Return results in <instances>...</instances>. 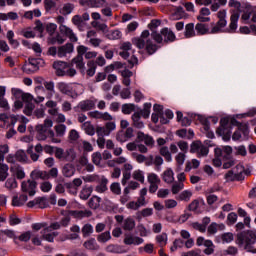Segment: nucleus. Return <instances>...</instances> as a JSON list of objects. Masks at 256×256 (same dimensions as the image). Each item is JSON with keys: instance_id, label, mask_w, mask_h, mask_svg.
<instances>
[{"instance_id": "1", "label": "nucleus", "mask_w": 256, "mask_h": 256, "mask_svg": "<svg viewBox=\"0 0 256 256\" xmlns=\"http://www.w3.org/2000/svg\"><path fill=\"white\" fill-rule=\"evenodd\" d=\"M53 120L46 118L43 124L36 125V139L38 141H46L49 137L52 143H61V140L55 138V132L51 129Z\"/></svg>"}, {"instance_id": "2", "label": "nucleus", "mask_w": 256, "mask_h": 256, "mask_svg": "<svg viewBox=\"0 0 256 256\" xmlns=\"http://www.w3.org/2000/svg\"><path fill=\"white\" fill-rule=\"evenodd\" d=\"M149 35H151L149 30H144L140 37L132 39V43L137 49H145L148 55H154V53H157L159 46L153 43V40L149 39Z\"/></svg>"}, {"instance_id": "3", "label": "nucleus", "mask_w": 256, "mask_h": 256, "mask_svg": "<svg viewBox=\"0 0 256 256\" xmlns=\"http://www.w3.org/2000/svg\"><path fill=\"white\" fill-rule=\"evenodd\" d=\"M236 243L239 247H243L248 253H256L253 245L256 243V231L248 230L237 234Z\"/></svg>"}, {"instance_id": "4", "label": "nucleus", "mask_w": 256, "mask_h": 256, "mask_svg": "<svg viewBox=\"0 0 256 256\" xmlns=\"http://www.w3.org/2000/svg\"><path fill=\"white\" fill-rule=\"evenodd\" d=\"M54 155L59 161H66L68 163H73L77 159V154H75L74 149L64 150L63 148L55 147Z\"/></svg>"}, {"instance_id": "5", "label": "nucleus", "mask_w": 256, "mask_h": 256, "mask_svg": "<svg viewBox=\"0 0 256 256\" xmlns=\"http://www.w3.org/2000/svg\"><path fill=\"white\" fill-rule=\"evenodd\" d=\"M218 21L217 23L211 22L210 27H211V33H223V29L227 27V10H220L217 13Z\"/></svg>"}, {"instance_id": "6", "label": "nucleus", "mask_w": 256, "mask_h": 256, "mask_svg": "<svg viewBox=\"0 0 256 256\" xmlns=\"http://www.w3.org/2000/svg\"><path fill=\"white\" fill-rule=\"evenodd\" d=\"M44 65L45 61L41 58H29L28 62L23 66V71L25 73H36V71Z\"/></svg>"}, {"instance_id": "7", "label": "nucleus", "mask_w": 256, "mask_h": 256, "mask_svg": "<svg viewBox=\"0 0 256 256\" xmlns=\"http://www.w3.org/2000/svg\"><path fill=\"white\" fill-rule=\"evenodd\" d=\"M21 189L23 193H28L30 197H33L37 191V182L35 180L23 181L21 184Z\"/></svg>"}, {"instance_id": "8", "label": "nucleus", "mask_w": 256, "mask_h": 256, "mask_svg": "<svg viewBox=\"0 0 256 256\" xmlns=\"http://www.w3.org/2000/svg\"><path fill=\"white\" fill-rule=\"evenodd\" d=\"M116 125L115 122H107L105 124V127H97L96 128V133L98 135V137H105L108 135H111V131H115L116 129Z\"/></svg>"}, {"instance_id": "9", "label": "nucleus", "mask_w": 256, "mask_h": 256, "mask_svg": "<svg viewBox=\"0 0 256 256\" xmlns=\"http://www.w3.org/2000/svg\"><path fill=\"white\" fill-rule=\"evenodd\" d=\"M59 31L60 33H62V35H65L66 37H68V39H70L72 43H77V41H79V39L77 38V35H75V32H73V29H71L67 25H60Z\"/></svg>"}, {"instance_id": "10", "label": "nucleus", "mask_w": 256, "mask_h": 256, "mask_svg": "<svg viewBox=\"0 0 256 256\" xmlns=\"http://www.w3.org/2000/svg\"><path fill=\"white\" fill-rule=\"evenodd\" d=\"M53 68L56 71L57 77H65V71L69 69V64L63 61H55L53 63Z\"/></svg>"}, {"instance_id": "11", "label": "nucleus", "mask_w": 256, "mask_h": 256, "mask_svg": "<svg viewBox=\"0 0 256 256\" xmlns=\"http://www.w3.org/2000/svg\"><path fill=\"white\" fill-rule=\"evenodd\" d=\"M241 135H243L246 139V137H249V126L247 124H240L238 130L234 132L232 135L233 141H239L241 139Z\"/></svg>"}, {"instance_id": "12", "label": "nucleus", "mask_w": 256, "mask_h": 256, "mask_svg": "<svg viewBox=\"0 0 256 256\" xmlns=\"http://www.w3.org/2000/svg\"><path fill=\"white\" fill-rule=\"evenodd\" d=\"M59 235V232L52 231L51 228L45 227L41 231V238L44 239V241H48V243H53L55 237Z\"/></svg>"}, {"instance_id": "13", "label": "nucleus", "mask_w": 256, "mask_h": 256, "mask_svg": "<svg viewBox=\"0 0 256 256\" xmlns=\"http://www.w3.org/2000/svg\"><path fill=\"white\" fill-rule=\"evenodd\" d=\"M75 65L76 69L80 70L82 75H85V62L83 61V56L77 55L71 60L70 67Z\"/></svg>"}, {"instance_id": "14", "label": "nucleus", "mask_w": 256, "mask_h": 256, "mask_svg": "<svg viewBox=\"0 0 256 256\" xmlns=\"http://www.w3.org/2000/svg\"><path fill=\"white\" fill-rule=\"evenodd\" d=\"M195 31L197 35H217V33L211 32V29H209V24L205 23H197L195 25Z\"/></svg>"}, {"instance_id": "15", "label": "nucleus", "mask_w": 256, "mask_h": 256, "mask_svg": "<svg viewBox=\"0 0 256 256\" xmlns=\"http://www.w3.org/2000/svg\"><path fill=\"white\" fill-rule=\"evenodd\" d=\"M161 35L164 37V43H173L177 39L173 30L167 27L161 30Z\"/></svg>"}, {"instance_id": "16", "label": "nucleus", "mask_w": 256, "mask_h": 256, "mask_svg": "<svg viewBox=\"0 0 256 256\" xmlns=\"http://www.w3.org/2000/svg\"><path fill=\"white\" fill-rule=\"evenodd\" d=\"M106 3L105 0H80V5H87V7L92 8L105 7Z\"/></svg>"}, {"instance_id": "17", "label": "nucleus", "mask_w": 256, "mask_h": 256, "mask_svg": "<svg viewBox=\"0 0 256 256\" xmlns=\"http://www.w3.org/2000/svg\"><path fill=\"white\" fill-rule=\"evenodd\" d=\"M137 139L143 141L147 147H153L155 145V140L149 134H145L141 131L137 133Z\"/></svg>"}, {"instance_id": "18", "label": "nucleus", "mask_w": 256, "mask_h": 256, "mask_svg": "<svg viewBox=\"0 0 256 256\" xmlns=\"http://www.w3.org/2000/svg\"><path fill=\"white\" fill-rule=\"evenodd\" d=\"M145 240L139 236L126 235L124 238L125 245H141Z\"/></svg>"}, {"instance_id": "19", "label": "nucleus", "mask_w": 256, "mask_h": 256, "mask_svg": "<svg viewBox=\"0 0 256 256\" xmlns=\"http://www.w3.org/2000/svg\"><path fill=\"white\" fill-rule=\"evenodd\" d=\"M74 49L72 43H66L58 48V57H66L67 53H73Z\"/></svg>"}, {"instance_id": "20", "label": "nucleus", "mask_w": 256, "mask_h": 256, "mask_svg": "<svg viewBox=\"0 0 256 256\" xmlns=\"http://www.w3.org/2000/svg\"><path fill=\"white\" fill-rule=\"evenodd\" d=\"M237 21H239V13H233L230 17V24L227 33H235L237 31Z\"/></svg>"}, {"instance_id": "21", "label": "nucleus", "mask_w": 256, "mask_h": 256, "mask_svg": "<svg viewBox=\"0 0 256 256\" xmlns=\"http://www.w3.org/2000/svg\"><path fill=\"white\" fill-rule=\"evenodd\" d=\"M13 93H14L15 97H21V99L24 103H32V101H33V95H31L29 93H25L19 89H14Z\"/></svg>"}, {"instance_id": "22", "label": "nucleus", "mask_w": 256, "mask_h": 256, "mask_svg": "<svg viewBox=\"0 0 256 256\" xmlns=\"http://www.w3.org/2000/svg\"><path fill=\"white\" fill-rule=\"evenodd\" d=\"M31 177L33 181H37L38 179H42L43 181L49 179V174L47 171L43 170H33L31 172Z\"/></svg>"}, {"instance_id": "23", "label": "nucleus", "mask_w": 256, "mask_h": 256, "mask_svg": "<svg viewBox=\"0 0 256 256\" xmlns=\"http://www.w3.org/2000/svg\"><path fill=\"white\" fill-rule=\"evenodd\" d=\"M27 195L22 194L20 196H14L12 199V205L13 207H22V205H25L27 203Z\"/></svg>"}, {"instance_id": "24", "label": "nucleus", "mask_w": 256, "mask_h": 256, "mask_svg": "<svg viewBox=\"0 0 256 256\" xmlns=\"http://www.w3.org/2000/svg\"><path fill=\"white\" fill-rule=\"evenodd\" d=\"M135 219L128 217L124 219L123 224H122V229L124 231H133L135 229Z\"/></svg>"}, {"instance_id": "25", "label": "nucleus", "mask_w": 256, "mask_h": 256, "mask_svg": "<svg viewBox=\"0 0 256 256\" xmlns=\"http://www.w3.org/2000/svg\"><path fill=\"white\" fill-rule=\"evenodd\" d=\"M132 125L133 127H136V129H143L145 127V124L143 121H141V113L136 112L132 115Z\"/></svg>"}, {"instance_id": "26", "label": "nucleus", "mask_w": 256, "mask_h": 256, "mask_svg": "<svg viewBox=\"0 0 256 256\" xmlns=\"http://www.w3.org/2000/svg\"><path fill=\"white\" fill-rule=\"evenodd\" d=\"M83 247H85V249H88L89 251H99V244H97L95 238H91L85 241Z\"/></svg>"}, {"instance_id": "27", "label": "nucleus", "mask_w": 256, "mask_h": 256, "mask_svg": "<svg viewBox=\"0 0 256 256\" xmlns=\"http://www.w3.org/2000/svg\"><path fill=\"white\" fill-rule=\"evenodd\" d=\"M62 175L64 177H73L75 175V166L73 164H65L62 168Z\"/></svg>"}, {"instance_id": "28", "label": "nucleus", "mask_w": 256, "mask_h": 256, "mask_svg": "<svg viewBox=\"0 0 256 256\" xmlns=\"http://www.w3.org/2000/svg\"><path fill=\"white\" fill-rule=\"evenodd\" d=\"M107 183H109V180L107 178H105V176H102L99 184L95 188V191L97 193H105V191H107V189H108Z\"/></svg>"}, {"instance_id": "29", "label": "nucleus", "mask_w": 256, "mask_h": 256, "mask_svg": "<svg viewBox=\"0 0 256 256\" xmlns=\"http://www.w3.org/2000/svg\"><path fill=\"white\" fill-rule=\"evenodd\" d=\"M231 171L236 176L237 181H243V179H245V176H243L245 168L242 165H236L234 168L231 169Z\"/></svg>"}, {"instance_id": "30", "label": "nucleus", "mask_w": 256, "mask_h": 256, "mask_svg": "<svg viewBox=\"0 0 256 256\" xmlns=\"http://www.w3.org/2000/svg\"><path fill=\"white\" fill-rule=\"evenodd\" d=\"M217 135L222 137L224 141H230L231 140V129L229 128H218L216 130Z\"/></svg>"}, {"instance_id": "31", "label": "nucleus", "mask_w": 256, "mask_h": 256, "mask_svg": "<svg viewBox=\"0 0 256 256\" xmlns=\"http://www.w3.org/2000/svg\"><path fill=\"white\" fill-rule=\"evenodd\" d=\"M197 35L195 33V24L189 23L185 26V31H184V37L186 39H191V37H195Z\"/></svg>"}, {"instance_id": "32", "label": "nucleus", "mask_w": 256, "mask_h": 256, "mask_svg": "<svg viewBox=\"0 0 256 256\" xmlns=\"http://www.w3.org/2000/svg\"><path fill=\"white\" fill-rule=\"evenodd\" d=\"M191 197H193V192L190 190L182 191L177 197V201H185V203H189L191 201Z\"/></svg>"}, {"instance_id": "33", "label": "nucleus", "mask_w": 256, "mask_h": 256, "mask_svg": "<svg viewBox=\"0 0 256 256\" xmlns=\"http://www.w3.org/2000/svg\"><path fill=\"white\" fill-rule=\"evenodd\" d=\"M87 67L88 69L85 70L86 75H88V77H93V75H95V71H97V63H95L93 60H90L87 62Z\"/></svg>"}, {"instance_id": "34", "label": "nucleus", "mask_w": 256, "mask_h": 256, "mask_svg": "<svg viewBox=\"0 0 256 256\" xmlns=\"http://www.w3.org/2000/svg\"><path fill=\"white\" fill-rule=\"evenodd\" d=\"M74 9H75V5L74 4L66 3L60 9V14L64 15V16L71 15V13H73Z\"/></svg>"}, {"instance_id": "35", "label": "nucleus", "mask_w": 256, "mask_h": 256, "mask_svg": "<svg viewBox=\"0 0 256 256\" xmlns=\"http://www.w3.org/2000/svg\"><path fill=\"white\" fill-rule=\"evenodd\" d=\"M81 111H91V109L95 108V102L92 100H86L79 104Z\"/></svg>"}, {"instance_id": "36", "label": "nucleus", "mask_w": 256, "mask_h": 256, "mask_svg": "<svg viewBox=\"0 0 256 256\" xmlns=\"http://www.w3.org/2000/svg\"><path fill=\"white\" fill-rule=\"evenodd\" d=\"M204 247H206V249H204L205 255H213L215 253V245L213 244V241L206 240L204 242Z\"/></svg>"}, {"instance_id": "37", "label": "nucleus", "mask_w": 256, "mask_h": 256, "mask_svg": "<svg viewBox=\"0 0 256 256\" xmlns=\"http://www.w3.org/2000/svg\"><path fill=\"white\" fill-rule=\"evenodd\" d=\"M49 45H55L56 43L58 45H63L65 43V38L61 36V34H57L56 36L48 38Z\"/></svg>"}, {"instance_id": "38", "label": "nucleus", "mask_w": 256, "mask_h": 256, "mask_svg": "<svg viewBox=\"0 0 256 256\" xmlns=\"http://www.w3.org/2000/svg\"><path fill=\"white\" fill-rule=\"evenodd\" d=\"M9 177V166L4 163H0V181H5Z\"/></svg>"}, {"instance_id": "39", "label": "nucleus", "mask_w": 256, "mask_h": 256, "mask_svg": "<svg viewBox=\"0 0 256 256\" xmlns=\"http://www.w3.org/2000/svg\"><path fill=\"white\" fill-rule=\"evenodd\" d=\"M72 23L77 27V29H79V31H83L84 23L81 15H74L72 17Z\"/></svg>"}, {"instance_id": "40", "label": "nucleus", "mask_w": 256, "mask_h": 256, "mask_svg": "<svg viewBox=\"0 0 256 256\" xmlns=\"http://www.w3.org/2000/svg\"><path fill=\"white\" fill-rule=\"evenodd\" d=\"M160 155L166 159V161L171 162L173 161V157L171 156V152L169 151V147L163 146L159 150Z\"/></svg>"}, {"instance_id": "41", "label": "nucleus", "mask_w": 256, "mask_h": 256, "mask_svg": "<svg viewBox=\"0 0 256 256\" xmlns=\"http://www.w3.org/2000/svg\"><path fill=\"white\" fill-rule=\"evenodd\" d=\"M69 215H72L73 217H76L78 219H82V217H91V211L71 210L69 212Z\"/></svg>"}, {"instance_id": "42", "label": "nucleus", "mask_w": 256, "mask_h": 256, "mask_svg": "<svg viewBox=\"0 0 256 256\" xmlns=\"http://www.w3.org/2000/svg\"><path fill=\"white\" fill-rule=\"evenodd\" d=\"M98 243H107V241H111V232L105 231L97 236Z\"/></svg>"}, {"instance_id": "43", "label": "nucleus", "mask_w": 256, "mask_h": 256, "mask_svg": "<svg viewBox=\"0 0 256 256\" xmlns=\"http://www.w3.org/2000/svg\"><path fill=\"white\" fill-rule=\"evenodd\" d=\"M163 181L168 184H171L175 181V177H173V170L168 169V170L164 171Z\"/></svg>"}, {"instance_id": "44", "label": "nucleus", "mask_w": 256, "mask_h": 256, "mask_svg": "<svg viewBox=\"0 0 256 256\" xmlns=\"http://www.w3.org/2000/svg\"><path fill=\"white\" fill-rule=\"evenodd\" d=\"M57 88L60 91V93H63L64 95H71V88L67 83L60 82L57 84Z\"/></svg>"}, {"instance_id": "45", "label": "nucleus", "mask_w": 256, "mask_h": 256, "mask_svg": "<svg viewBox=\"0 0 256 256\" xmlns=\"http://www.w3.org/2000/svg\"><path fill=\"white\" fill-rule=\"evenodd\" d=\"M185 245V242L183 241V239H175L173 242V245L170 247V251L171 253H175V251H177L178 249H181L183 246Z\"/></svg>"}, {"instance_id": "46", "label": "nucleus", "mask_w": 256, "mask_h": 256, "mask_svg": "<svg viewBox=\"0 0 256 256\" xmlns=\"http://www.w3.org/2000/svg\"><path fill=\"white\" fill-rule=\"evenodd\" d=\"M100 204H101V197L99 196H93L88 202L90 209H98Z\"/></svg>"}, {"instance_id": "47", "label": "nucleus", "mask_w": 256, "mask_h": 256, "mask_svg": "<svg viewBox=\"0 0 256 256\" xmlns=\"http://www.w3.org/2000/svg\"><path fill=\"white\" fill-rule=\"evenodd\" d=\"M167 240H168L167 233H162V234L156 236V241H157L159 247H161V248H163V247H165V245H167Z\"/></svg>"}, {"instance_id": "48", "label": "nucleus", "mask_w": 256, "mask_h": 256, "mask_svg": "<svg viewBox=\"0 0 256 256\" xmlns=\"http://www.w3.org/2000/svg\"><path fill=\"white\" fill-rule=\"evenodd\" d=\"M105 251H107V253H123V250H121V246L117 244H109L105 248Z\"/></svg>"}, {"instance_id": "49", "label": "nucleus", "mask_w": 256, "mask_h": 256, "mask_svg": "<svg viewBox=\"0 0 256 256\" xmlns=\"http://www.w3.org/2000/svg\"><path fill=\"white\" fill-rule=\"evenodd\" d=\"M82 129H84L87 135H91V136L95 135V127L91 125V122H84L82 124Z\"/></svg>"}, {"instance_id": "50", "label": "nucleus", "mask_w": 256, "mask_h": 256, "mask_svg": "<svg viewBox=\"0 0 256 256\" xmlns=\"http://www.w3.org/2000/svg\"><path fill=\"white\" fill-rule=\"evenodd\" d=\"M201 165V162L197 159H192L191 162L186 163L185 171L189 172L191 169H198V167Z\"/></svg>"}, {"instance_id": "51", "label": "nucleus", "mask_w": 256, "mask_h": 256, "mask_svg": "<svg viewBox=\"0 0 256 256\" xmlns=\"http://www.w3.org/2000/svg\"><path fill=\"white\" fill-rule=\"evenodd\" d=\"M81 231H82L83 237H89V236L93 235V225L85 224L82 227Z\"/></svg>"}, {"instance_id": "52", "label": "nucleus", "mask_w": 256, "mask_h": 256, "mask_svg": "<svg viewBox=\"0 0 256 256\" xmlns=\"http://www.w3.org/2000/svg\"><path fill=\"white\" fill-rule=\"evenodd\" d=\"M133 179L135 181H139L140 183H145V174L141 170H135L132 174Z\"/></svg>"}, {"instance_id": "53", "label": "nucleus", "mask_w": 256, "mask_h": 256, "mask_svg": "<svg viewBox=\"0 0 256 256\" xmlns=\"http://www.w3.org/2000/svg\"><path fill=\"white\" fill-rule=\"evenodd\" d=\"M116 140L119 143H126V141H129V138H128L127 134L125 133V130H120L117 132Z\"/></svg>"}, {"instance_id": "54", "label": "nucleus", "mask_w": 256, "mask_h": 256, "mask_svg": "<svg viewBox=\"0 0 256 256\" xmlns=\"http://www.w3.org/2000/svg\"><path fill=\"white\" fill-rule=\"evenodd\" d=\"M133 111H135V104L122 105V113H124V115H131Z\"/></svg>"}, {"instance_id": "55", "label": "nucleus", "mask_w": 256, "mask_h": 256, "mask_svg": "<svg viewBox=\"0 0 256 256\" xmlns=\"http://www.w3.org/2000/svg\"><path fill=\"white\" fill-rule=\"evenodd\" d=\"M57 137H63L65 131H67V126L65 124H58L54 127Z\"/></svg>"}, {"instance_id": "56", "label": "nucleus", "mask_w": 256, "mask_h": 256, "mask_svg": "<svg viewBox=\"0 0 256 256\" xmlns=\"http://www.w3.org/2000/svg\"><path fill=\"white\" fill-rule=\"evenodd\" d=\"M44 87L47 91H50L48 99H51V97H53V93H55V83L53 81L44 82Z\"/></svg>"}, {"instance_id": "57", "label": "nucleus", "mask_w": 256, "mask_h": 256, "mask_svg": "<svg viewBox=\"0 0 256 256\" xmlns=\"http://www.w3.org/2000/svg\"><path fill=\"white\" fill-rule=\"evenodd\" d=\"M15 159L20 163H25L27 161V154L23 150H18L15 154Z\"/></svg>"}, {"instance_id": "58", "label": "nucleus", "mask_w": 256, "mask_h": 256, "mask_svg": "<svg viewBox=\"0 0 256 256\" xmlns=\"http://www.w3.org/2000/svg\"><path fill=\"white\" fill-rule=\"evenodd\" d=\"M202 144L203 143L199 140L192 142L190 146V153H197L198 155Z\"/></svg>"}, {"instance_id": "59", "label": "nucleus", "mask_w": 256, "mask_h": 256, "mask_svg": "<svg viewBox=\"0 0 256 256\" xmlns=\"http://www.w3.org/2000/svg\"><path fill=\"white\" fill-rule=\"evenodd\" d=\"M184 187H185V184H183V182H175L172 185L173 195H177V193H179L180 191H183Z\"/></svg>"}, {"instance_id": "60", "label": "nucleus", "mask_w": 256, "mask_h": 256, "mask_svg": "<svg viewBox=\"0 0 256 256\" xmlns=\"http://www.w3.org/2000/svg\"><path fill=\"white\" fill-rule=\"evenodd\" d=\"M91 193H93V190L91 188H83L80 192V199L87 201V199L91 197Z\"/></svg>"}, {"instance_id": "61", "label": "nucleus", "mask_w": 256, "mask_h": 256, "mask_svg": "<svg viewBox=\"0 0 256 256\" xmlns=\"http://www.w3.org/2000/svg\"><path fill=\"white\" fill-rule=\"evenodd\" d=\"M151 37L156 43H159V44L164 43V39H163V35L161 34V31L160 33L157 31H152Z\"/></svg>"}, {"instance_id": "62", "label": "nucleus", "mask_w": 256, "mask_h": 256, "mask_svg": "<svg viewBox=\"0 0 256 256\" xmlns=\"http://www.w3.org/2000/svg\"><path fill=\"white\" fill-rule=\"evenodd\" d=\"M148 183H161V178L155 173H149L147 175Z\"/></svg>"}, {"instance_id": "63", "label": "nucleus", "mask_w": 256, "mask_h": 256, "mask_svg": "<svg viewBox=\"0 0 256 256\" xmlns=\"http://www.w3.org/2000/svg\"><path fill=\"white\" fill-rule=\"evenodd\" d=\"M5 187L7 189H17V180L15 178H8L5 182Z\"/></svg>"}, {"instance_id": "64", "label": "nucleus", "mask_w": 256, "mask_h": 256, "mask_svg": "<svg viewBox=\"0 0 256 256\" xmlns=\"http://www.w3.org/2000/svg\"><path fill=\"white\" fill-rule=\"evenodd\" d=\"M20 223H21V218L17 217V215L11 214L9 216V225H11L12 227L15 225H20Z\"/></svg>"}]
</instances>
